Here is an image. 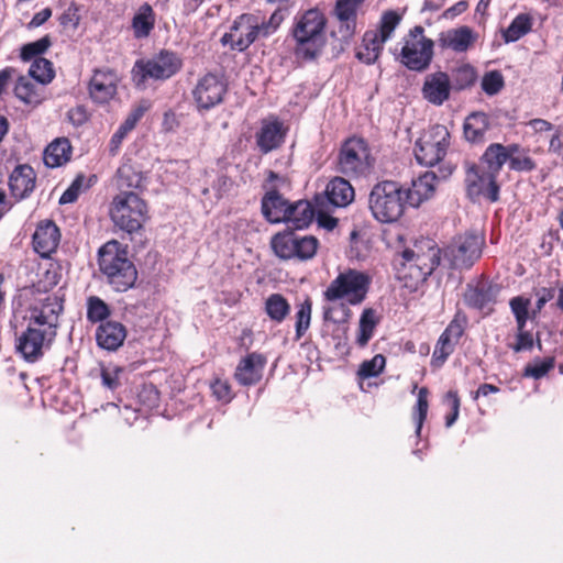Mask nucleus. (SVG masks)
Returning a JSON list of instances; mask_svg holds the SVG:
<instances>
[{"label":"nucleus","mask_w":563,"mask_h":563,"mask_svg":"<svg viewBox=\"0 0 563 563\" xmlns=\"http://www.w3.org/2000/svg\"><path fill=\"white\" fill-rule=\"evenodd\" d=\"M372 278L364 271H356L355 268H346L339 273L334 279L323 290V300L328 302H335L338 300H345L346 303H341L343 318L338 321L332 318L333 307H323V319L325 321L347 322L352 317V311L347 307L358 306L363 303L369 292Z\"/></svg>","instance_id":"nucleus-1"},{"label":"nucleus","mask_w":563,"mask_h":563,"mask_svg":"<svg viewBox=\"0 0 563 563\" xmlns=\"http://www.w3.org/2000/svg\"><path fill=\"white\" fill-rule=\"evenodd\" d=\"M327 20L318 10H308L297 22L294 37L297 42L296 55L303 59H314L325 45Z\"/></svg>","instance_id":"nucleus-2"},{"label":"nucleus","mask_w":563,"mask_h":563,"mask_svg":"<svg viewBox=\"0 0 563 563\" xmlns=\"http://www.w3.org/2000/svg\"><path fill=\"white\" fill-rule=\"evenodd\" d=\"M99 266L115 291L124 292L134 287L139 273L126 249H99Z\"/></svg>","instance_id":"nucleus-3"},{"label":"nucleus","mask_w":563,"mask_h":563,"mask_svg":"<svg viewBox=\"0 0 563 563\" xmlns=\"http://www.w3.org/2000/svg\"><path fill=\"white\" fill-rule=\"evenodd\" d=\"M406 201L405 190L391 180L376 184L368 197L373 217L384 223L397 221L404 213Z\"/></svg>","instance_id":"nucleus-4"},{"label":"nucleus","mask_w":563,"mask_h":563,"mask_svg":"<svg viewBox=\"0 0 563 563\" xmlns=\"http://www.w3.org/2000/svg\"><path fill=\"white\" fill-rule=\"evenodd\" d=\"M109 213L115 227L133 233L147 220V206L136 194L121 192L113 198Z\"/></svg>","instance_id":"nucleus-5"},{"label":"nucleus","mask_w":563,"mask_h":563,"mask_svg":"<svg viewBox=\"0 0 563 563\" xmlns=\"http://www.w3.org/2000/svg\"><path fill=\"white\" fill-rule=\"evenodd\" d=\"M374 161L367 142L364 139L353 136L341 146L338 169L347 177L358 178L371 173Z\"/></svg>","instance_id":"nucleus-6"},{"label":"nucleus","mask_w":563,"mask_h":563,"mask_svg":"<svg viewBox=\"0 0 563 563\" xmlns=\"http://www.w3.org/2000/svg\"><path fill=\"white\" fill-rule=\"evenodd\" d=\"M275 20L276 14L272 15L269 22H260L258 18L253 14H242L234 21L230 32L223 35L222 43L230 44L232 48L244 51L260 35L271 34L278 25Z\"/></svg>","instance_id":"nucleus-7"},{"label":"nucleus","mask_w":563,"mask_h":563,"mask_svg":"<svg viewBox=\"0 0 563 563\" xmlns=\"http://www.w3.org/2000/svg\"><path fill=\"white\" fill-rule=\"evenodd\" d=\"M181 68V59L174 52L163 49L151 58L137 60L132 74L137 87L146 79L165 80L174 76Z\"/></svg>","instance_id":"nucleus-8"},{"label":"nucleus","mask_w":563,"mask_h":563,"mask_svg":"<svg viewBox=\"0 0 563 563\" xmlns=\"http://www.w3.org/2000/svg\"><path fill=\"white\" fill-rule=\"evenodd\" d=\"M433 57V41L424 36L422 26L409 31L401 49V63L411 70L427 69Z\"/></svg>","instance_id":"nucleus-9"},{"label":"nucleus","mask_w":563,"mask_h":563,"mask_svg":"<svg viewBox=\"0 0 563 563\" xmlns=\"http://www.w3.org/2000/svg\"><path fill=\"white\" fill-rule=\"evenodd\" d=\"M449 131L444 125L437 124L429 129L417 142L416 159L420 165L434 166L442 161L449 146Z\"/></svg>","instance_id":"nucleus-10"},{"label":"nucleus","mask_w":563,"mask_h":563,"mask_svg":"<svg viewBox=\"0 0 563 563\" xmlns=\"http://www.w3.org/2000/svg\"><path fill=\"white\" fill-rule=\"evenodd\" d=\"M56 336V329L26 325L16 340V352L25 362H37L44 355V347L48 346Z\"/></svg>","instance_id":"nucleus-11"},{"label":"nucleus","mask_w":563,"mask_h":563,"mask_svg":"<svg viewBox=\"0 0 563 563\" xmlns=\"http://www.w3.org/2000/svg\"><path fill=\"white\" fill-rule=\"evenodd\" d=\"M465 186L466 194L472 200L485 197L495 202L499 198V187L496 183V177L475 164L466 165Z\"/></svg>","instance_id":"nucleus-12"},{"label":"nucleus","mask_w":563,"mask_h":563,"mask_svg":"<svg viewBox=\"0 0 563 563\" xmlns=\"http://www.w3.org/2000/svg\"><path fill=\"white\" fill-rule=\"evenodd\" d=\"M63 311V298L57 295H46L29 309V327L48 329L58 328L59 314Z\"/></svg>","instance_id":"nucleus-13"},{"label":"nucleus","mask_w":563,"mask_h":563,"mask_svg":"<svg viewBox=\"0 0 563 563\" xmlns=\"http://www.w3.org/2000/svg\"><path fill=\"white\" fill-rule=\"evenodd\" d=\"M227 84L214 74H207L199 79L192 93L199 109L209 110L222 102Z\"/></svg>","instance_id":"nucleus-14"},{"label":"nucleus","mask_w":563,"mask_h":563,"mask_svg":"<svg viewBox=\"0 0 563 563\" xmlns=\"http://www.w3.org/2000/svg\"><path fill=\"white\" fill-rule=\"evenodd\" d=\"M267 357L260 352H251L239 360L233 378L242 387H252L261 383Z\"/></svg>","instance_id":"nucleus-15"},{"label":"nucleus","mask_w":563,"mask_h":563,"mask_svg":"<svg viewBox=\"0 0 563 563\" xmlns=\"http://www.w3.org/2000/svg\"><path fill=\"white\" fill-rule=\"evenodd\" d=\"M120 79L111 69H97L89 81V95L97 103H107L114 98Z\"/></svg>","instance_id":"nucleus-16"},{"label":"nucleus","mask_w":563,"mask_h":563,"mask_svg":"<svg viewBox=\"0 0 563 563\" xmlns=\"http://www.w3.org/2000/svg\"><path fill=\"white\" fill-rule=\"evenodd\" d=\"M464 334V328L460 321L453 319L449 325L441 333L439 340H437L434 352H432L431 365L434 367H441L446 358L454 352L455 344L459 343L460 339Z\"/></svg>","instance_id":"nucleus-17"},{"label":"nucleus","mask_w":563,"mask_h":563,"mask_svg":"<svg viewBox=\"0 0 563 563\" xmlns=\"http://www.w3.org/2000/svg\"><path fill=\"white\" fill-rule=\"evenodd\" d=\"M450 76L444 71L429 74L421 89L423 98L434 106H441L450 98Z\"/></svg>","instance_id":"nucleus-18"},{"label":"nucleus","mask_w":563,"mask_h":563,"mask_svg":"<svg viewBox=\"0 0 563 563\" xmlns=\"http://www.w3.org/2000/svg\"><path fill=\"white\" fill-rule=\"evenodd\" d=\"M476 40L477 34L471 27L464 25L440 33L438 41L441 48L464 53L475 44Z\"/></svg>","instance_id":"nucleus-19"},{"label":"nucleus","mask_w":563,"mask_h":563,"mask_svg":"<svg viewBox=\"0 0 563 563\" xmlns=\"http://www.w3.org/2000/svg\"><path fill=\"white\" fill-rule=\"evenodd\" d=\"M126 338L125 327L120 321H104L96 329V341L100 349L117 351Z\"/></svg>","instance_id":"nucleus-20"},{"label":"nucleus","mask_w":563,"mask_h":563,"mask_svg":"<svg viewBox=\"0 0 563 563\" xmlns=\"http://www.w3.org/2000/svg\"><path fill=\"white\" fill-rule=\"evenodd\" d=\"M285 134L282 122L263 120L261 129L256 133V144L262 153L267 154L282 145Z\"/></svg>","instance_id":"nucleus-21"},{"label":"nucleus","mask_w":563,"mask_h":563,"mask_svg":"<svg viewBox=\"0 0 563 563\" xmlns=\"http://www.w3.org/2000/svg\"><path fill=\"white\" fill-rule=\"evenodd\" d=\"M36 175L29 165L16 166L9 177L11 195L16 199L27 197L35 187Z\"/></svg>","instance_id":"nucleus-22"},{"label":"nucleus","mask_w":563,"mask_h":563,"mask_svg":"<svg viewBox=\"0 0 563 563\" xmlns=\"http://www.w3.org/2000/svg\"><path fill=\"white\" fill-rule=\"evenodd\" d=\"M438 177L433 172H427L412 180L411 187L405 190V197L409 205L419 207L424 200L431 198L435 191Z\"/></svg>","instance_id":"nucleus-23"},{"label":"nucleus","mask_w":563,"mask_h":563,"mask_svg":"<svg viewBox=\"0 0 563 563\" xmlns=\"http://www.w3.org/2000/svg\"><path fill=\"white\" fill-rule=\"evenodd\" d=\"M420 251L416 253L413 249H404L401 253L402 264L411 265L426 272H434L441 263L442 249H420Z\"/></svg>","instance_id":"nucleus-24"},{"label":"nucleus","mask_w":563,"mask_h":563,"mask_svg":"<svg viewBox=\"0 0 563 563\" xmlns=\"http://www.w3.org/2000/svg\"><path fill=\"white\" fill-rule=\"evenodd\" d=\"M289 203L278 191L271 190L262 199L263 216L273 223L282 222L287 219L290 210Z\"/></svg>","instance_id":"nucleus-25"},{"label":"nucleus","mask_w":563,"mask_h":563,"mask_svg":"<svg viewBox=\"0 0 563 563\" xmlns=\"http://www.w3.org/2000/svg\"><path fill=\"white\" fill-rule=\"evenodd\" d=\"M483 249H442L441 257L449 262V267L454 269L471 268L481 257Z\"/></svg>","instance_id":"nucleus-26"},{"label":"nucleus","mask_w":563,"mask_h":563,"mask_svg":"<svg viewBox=\"0 0 563 563\" xmlns=\"http://www.w3.org/2000/svg\"><path fill=\"white\" fill-rule=\"evenodd\" d=\"M325 195L331 205L345 207L353 201L354 189L346 179L335 177L327 185Z\"/></svg>","instance_id":"nucleus-27"},{"label":"nucleus","mask_w":563,"mask_h":563,"mask_svg":"<svg viewBox=\"0 0 563 563\" xmlns=\"http://www.w3.org/2000/svg\"><path fill=\"white\" fill-rule=\"evenodd\" d=\"M71 146L67 139H56L44 151L43 161L47 167L55 168L70 158Z\"/></svg>","instance_id":"nucleus-28"},{"label":"nucleus","mask_w":563,"mask_h":563,"mask_svg":"<svg viewBox=\"0 0 563 563\" xmlns=\"http://www.w3.org/2000/svg\"><path fill=\"white\" fill-rule=\"evenodd\" d=\"M356 30L355 23L343 22L335 20L331 30V53L333 56H338L342 53L345 46L352 40Z\"/></svg>","instance_id":"nucleus-29"},{"label":"nucleus","mask_w":563,"mask_h":563,"mask_svg":"<svg viewBox=\"0 0 563 563\" xmlns=\"http://www.w3.org/2000/svg\"><path fill=\"white\" fill-rule=\"evenodd\" d=\"M314 218V209L307 200H299L291 203L290 210L285 222L290 223L292 228L300 230L307 228Z\"/></svg>","instance_id":"nucleus-30"},{"label":"nucleus","mask_w":563,"mask_h":563,"mask_svg":"<svg viewBox=\"0 0 563 563\" xmlns=\"http://www.w3.org/2000/svg\"><path fill=\"white\" fill-rule=\"evenodd\" d=\"M379 323V318L376 317L374 308H365L360 317L358 334H356L355 343L361 349H364L374 336L375 328Z\"/></svg>","instance_id":"nucleus-31"},{"label":"nucleus","mask_w":563,"mask_h":563,"mask_svg":"<svg viewBox=\"0 0 563 563\" xmlns=\"http://www.w3.org/2000/svg\"><path fill=\"white\" fill-rule=\"evenodd\" d=\"M488 126V117L485 113L475 112L470 114L464 123L465 139L473 143L484 141Z\"/></svg>","instance_id":"nucleus-32"},{"label":"nucleus","mask_w":563,"mask_h":563,"mask_svg":"<svg viewBox=\"0 0 563 563\" xmlns=\"http://www.w3.org/2000/svg\"><path fill=\"white\" fill-rule=\"evenodd\" d=\"M449 76L451 88L457 91L471 88L477 80V71L470 64H462L453 68Z\"/></svg>","instance_id":"nucleus-33"},{"label":"nucleus","mask_w":563,"mask_h":563,"mask_svg":"<svg viewBox=\"0 0 563 563\" xmlns=\"http://www.w3.org/2000/svg\"><path fill=\"white\" fill-rule=\"evenodd\" d=\"M432 272H426L421 268L413 267L408 264H402L399 269L398 279L401 280L402 287L407 288L409 292H416L427 278L431 276Z\"/></svg>","instance_id":"nucleus-34"},{"label":"nucleus","mask_w":563,"mask_h":563,"mask_svg":"<svg viewBox=\"0 0 563 563\" xmlns=\"http://www.w3.org/2000/svg\"><path fill=\"white\" fill-rule=\"evenodd\" d=\"M60 232L53 221H45L37 225L33 234L34 246H58Z\"/></svg>","instance_id":"nucleus-35"},{"label":"nucleus","mask_w":563,"mask_h":563,"mask_svg":"<svg viewBox=\"0 0 563 563\" xmlns=\"http://www.w3.org/2000/svg\"><path fill=\"white\" fill-rule=\"evenodd\" d=\"M265 312L276 323H282L290 312L287 299L278 292H274L265 300Z\"/></svg>","instance_id":"nucleus-36"},{"label":"nucleus","mask_w":563,"mask_h":563,"mask_svg":"<svg viewBox=\"0 0 563 563\" xmlns=\"http://www.w3.org/2000/svg\"><path fill=\"white\" fill-rule=\"evenodd\" d=\"M145 111L146 108L140 106L130 112L124 122L119 126L118 131L111 137L110 151L112 153H114L119 148L123 139L130 131H132L135 128L136 123L144 115Z\"/></svg>","instance_id":"nucleus-37"},{"label":"nucleus","mask_w":563,"mask_h":563,"mask_svg":"<svg viewBox=\"0 0 563 563\" xmlns=\"http://www.w3.org/2000/svg\"><path fill=\"white\" fill-rule=\"evenodd\" d=\"M271 246H318V240L312 235H300L285 230L273 236Z\"/></svg>","instance_id":"nucleus-38"},{"label":"nucleus","mask_w":563,"mask_h":563,"mask_svg":"<svg viewBox=\"0 0 563 563\" xmlns=\"http://www.w3.org/2000/svg\"><path fill=\"white\" fill-rule=\"evenodd\" d=\"M383 45L374 33L366 32L363 43L356 52V57L365 64H373L378 59Z\"/></svg>","instance_id":"nucleus-39"},{"label":"nucleus","mask_w":563,"mask_h":563,"mask_svg":"<svg viewBox=\"0 0 563 563\" xmlns=\"http://www.w3.org/2000/svg\"><path fill=\"white\" fill-rule=\"evenodd\" d=\"M508 156L509 153L506 146L496 143L487 147L482 159L487 165V172L496 177L503 165L508 161Z\"/></svg>","instance_id":"nucleus-40"},{"label":"nucleus","mask_w":563,"mask_h":563,"mask_svg":"<svg viewBox=\"0 0 563 563\" xmlns=\"http://www.w3.org/2000/svg\"><path fill=\"white\" fill-rule=\"evenodd\" d=\"M117 187L121 192H128L129 189H139L142 187L144 177L142 173L136 172L131 165H123L117 172Z\"/></svg>","instance_id":"nucleus-41"},{"label":"nucleus","mask_w":563,"mask_h":563,"mask_svg":"<svg viewBox=\"0 0 563 563\" xmlns=\"http://www.w3.org/2000/svg\"><path fill=\"white\" fill-rule=\"evenodd\" d=\"M133 30L136 37H145L154 27V13L150 4L144 3L133 18Z\"/></svg>","instance_id":"nucleus-42"},{"label":"nucleus","mask_w":563,"mask_h":563,"mask_svg":"<svg viewBox=\"0 0 563 563\" xmlns=\"http://www.w3.org/2000/svg\"><path fill=\"white\" fill-rule=\"evenodd\" d=\"M532 26L531 18L528 14H519L511 24L504 31V38L508 42H516L530 32Z\"/></svg>","instance_id":"nucleus-43"},{"label":"nucleus","mask_w":563,"mask_h":563,"mask_svg":"<svg viewBox=\"0 0 563 563\" xmlns=\"http://www.w3.org/2000/svg\"><path fill=\"white\" fill-rule=\"evenodd\" d=\"M110 307L99 297L90 296L87 299V320L91 323L107 322L110 317Z\"/></svg>","instance_id":"nucleus-44"},{"label":"nucleus","mask_w":563,"mask_h":563,"mask_svg":"<svg viewBox=\"0 0 563 563\" xmlns=\"http://www.w3.org/2000/svg\"><path fill=\"white\" fill-rule=\"evenodd\" d=\"M428 395L429 390L427 387H422L418 389L417 394V402L412 408V420L416 423V434L419 437L421 434L422 426L427 420L428 413Z\"/></svg>","instance_id":"nucleus-45"},{"label":"nucleus","mask_w":563,"mask_h":563,"mask_svg":"<svg viewBox=\"0 0 563 563\" xmlns=\"http://www.w3.org/2000/svg\"><path fill=\"white\" fill-rule=\"evenodd\" d=\"M37 86L25 77H20L15 87V96L27 104H37L41 102V96L37 91Z\"/></svg>","instance_id":"nucleus-46"},{"label":"nucleus","mask_w":563,"mask_h":563,"mask_svg":"<svg viewBox=\"0 0 563 563\" xmlns=\"http://www.w3.org/2000/svg\"><path fill=\"white\" fill-rule=\"evenodd\" d=\"M29 74L32 78L42 85L51 82L55 76L53 64L43 57H37L34 59L30 67Z\"/></svg>","instance_id":"nucleus-47"},{"label":"nucleus","mask_w":563,"mask_h":563,"mask_svg":"<svg viewBox=\"0 0 563 563\" xmlns=\"http://www.w3.org/2000/svg\"><path fill=\"white\" fill-rule=\"evenodd\" d=\"M386 358L382 354H376L371 360L363 361L361 363L358 372H356V376L361 380L368 379L371 377H378L380 373L385 369Z\"/></svg>","instance_id":"nucleus-48"},{"label":"nucleus","mask_w":563,"mask_h":563,"mask_svg":"<svg viewBox=\"0 0 563 563\" xmlns=\"http://www.w3.org/2000/svg\"><path fill=\"white\" fill-rule=\"evenodd\" d=\"M362 2L356 0H338L333 10L335 20L356 24L357 9Z\"/></svg>","instance_id":"nucleus-49"},{"label":"nucleus","mask_w":563,"mask_h":563,"mask_svg":"<svg viewBox=\"0 0 563 563\" xmlns=\"http://www.w3.org/2000/svg\"><path fill=\"white\" fill-rule=\"evenodd\" d=\"M399 22L400 16L395 11H387L382 16L379 30L368 32L374 33L377 40L385 44V42L388 41L391 36Z\"/></svg>","instance_id":"nucleus-50"},{"label":"nucleus","mask_w":563,"mask_h":563,"mask_svg":"<svg viewBox=\"0 0 563 563\" xmlns=\"http://www.w3.org/2000/svg\"><path fill=\"white\" fill-rule=\"evenodd\" d=\"M311 317V299L307 297L302 302L298 305L297 314H295V333H297V340L305 335L310 325Z\"/></svg>","instance_id":"nucleus-51"},{"label":"nucleus","mask_w":563,"mask_h":563,"mask_svg":"<svg viewBox=\"0 0 563 563\" xmlns=\"http://www.w3.org/2000/svg\"><path fill=\"white\" fill-rule=\"evenodd\" d=\"M209 387L211 396L223 405H228L234 399L232 384L229 383V379L214 378L210 382Z\"/></svg>","instance_id":"nucleus-52"},{"label":"nucleus","mask_w":563,"mask_h":563,"mask_svg":"<svg viewBox=\"0 0 563 563\" xmlns=\"http://www.w3.org/2000/svg\"><path fill=\"white\" fill-rule=\"evenodd\" d=\"M530 305V299L526 297L519 296L510 299V309L512 316H515L517 328L521 329V327H526L527 320L530 319V314L528 313Z\"/></svg>","instance_id":"nucleus-53"},{"label":"nucleus","mask_w":563,"mask_h":563,"mask_svg":"<svg viewBox=\"0 0 563 563\" xmlns=\"http://www.w3.org/2000/svg\"><path fill=\"white\" fill-rule=\"evenodd\" d=\"M505 86L504 76L498 70L486 73L481 81L483 91L488 96L497 95Z\"/></svg>","instance_id":"nucleus-54"},{"label":"nucleus","mask_w":563,"mask_h":563,"mask_svg":"<svg viewBox=\"0 0 563 563\" xmlns=\"http://www.w3.org/2000/svg\"><path fill=\"white\" fill-rule=\"evenodd\" d=\"M51 46L49 36H44L35 42L27 43L21 48V58L25 62L31 60L33 57L43 54Z\"/></svg>","instance_id":"nucleus-55"},{"label":"nucleus","mask_w":563,"mask_h":563,"mask_svg":"<svg viewBox=\"0 0 563 563\" xmlns=\"http://www.w3.org/2000/svg\"><path fill=\"white\" fill-rule=\"evenodd\" d=\"M139 401L145 409L157 408L159 402V391L153 384H144L139 391Z\"/></svg>","instance_id":"nucleus-56"},{"label":"nucleus","mask_w":563,"mask_h":563,"mask_svg":"<svg viewBox=\"0 0 563 563\" xmlns=\"http://www.w3.org/2000/svg\"><path fill=\"white\" fill-rule=\"evenodd\" d=\"M554 367V358L545 357L542 361L534 362V364L527 365L525 368V376L540 379L545 376Z\"/></svg>","instance_id":"nucleus-57"},{"label":"nucleus","mask_w":563,"mask_h":563,"mask_svg":"<svg viewBox=\"0 0 563 563\" xmlns=\"http://www.w3.org/2000/svg\"><path fill=\"white\" fill-rule=\"evenodd\" d=\"M276 257L280 260L298 258L299 261H308L314 257L316 249H272Z\"/></svg>","instance_id":"nucleus-58"},{"label":"nucleus","mask_w":563,"mask_h":563,"mask_svg":"<svg viewBox=\"0 0 563 563\" xmlns=\"http://www.w3.org/2000/svg\"><path fill=\"white\" fill-rule=\"evenodd\" d=\"M445 401L449 402L450 413L445 416V428H451L460 416V396L456 390H449L445 394Z\"/></svg>","instance_id":"nucleus-59"},{"label":"nucleus","mask_w":563,"mask_h":563,"mask_svg":"<svg viewBox=\"0 0 563 563\" xmlns=\"http://www.w3.org/2000/svg\"><path fill=\"white\" fill-rule=\"evenodd\" d=\"M85 177L78 175L71 185L64 191L59 198L60 205L73 203L77 200L81 189L84 188Z\"/></svg>","instance_id":"nucleus-60"},{"label":"nucleus","mask_w":563,"mask_h":563,"mask_svg":"<svg viewBox=\"0 0 563 563\" xmlns=\"http://www.w3.org/2000/svg\"><path fill=\"white\" fill-rule=\"evenodd\" d=\"M467 301L473 308L483 309L492 301V296L489 295L488 289L477 287L470 290Z\"/></svg>","instance_id":"nucleus-61"},{"label":"nucleus","mask_w":563,"mask_h":563,"mask_svg":"<svg viewBox=\"0 0 563 563\" xmlns=\"http://www.w3.org/2000/svg\"><path fill=\"white\" fill-rule=\"evenodd\" d=\"M534 345V340L526 327L517 328L516 344L511 345V350L519 353L521 351H530Z\"/></svg>","instance_id":"nucleus-62"},{"label":"nucleus","mask_w":563,"mask_h":563,"mask_svg":"<svg viewBox=\"0 0 563 563\" xmlns=\"http://www.w3.org/2000/svg\"><path fill=\"white\" fill-rule=\"evenodd\" d=\"M80 22L78 7L71 3L59 16V23L66 29L76 30Z\"/></svg>","instance_id":"nucleus-63"},{"label":"nucleus","mask_w":563,"mask_h":563,"mask_svg":"<svg viewBox=\"0 0 563 563\" xmlns=\"http://www.w3.org/2000/svg\"><path fill=\"white\" fill-rule=\"evenodd\" d=\"M509 167L517 172H530L536 168V163L527 155V152H522L521 155L511 156Z\"/></svg>","instance_id":"nucleus-64"}]
</instances>
